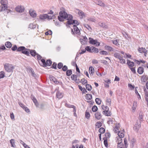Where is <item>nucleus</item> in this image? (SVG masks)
I'll list each match as a JSON object with an SVG mask.
<instances>
[{
    "label": "nucleus",
    "instance_id": "obj_1",
    "mask_svg": "<svg viewBox=\"0 0 148 148\" xmlns=\"http://www.w3.org/2000/svg\"><path fill=\"white\" fill-rule=\"evenodd\" d=\"M29 50V49L26 48L24 46H20L18 47L17 49V51H22V53L26 55L27 56H29V53L27 50Z\"/></svg>",
    "mask_w": 148,
    "mask_h": 148
},
{
    "label": "nucleus",
    "instance_id": "obj_2",
    "mask_svg": "<svg viewBox=\"0 0 148 148\" xmlns=\"http://www.w3.org/2000/svg\"><path fill=\"white\" fill-rule=\"evenodd\" d=\"M60 15L58 16V20L60 21H63L64 19L66 18L67 16V13L65 11H60L59 12Z\"/></svg>",
    "mask_w": 148,
    "mask_h": 148
},
{
    "label": "nucleus",
    "instance_id": "obj_3",
    "mask_svg": "<svg viewBox=\"0 0 148 148\" xmlns=\"http://www.w3.org/2000/svg\"><path fill=\"white\" fill-rule=\"evenodd\" d=\"M5 70L8 72H12L13 71L14 67L11 64H7L4 65Z\"/></svg>",
    "mask_w": 148,
    "mask_h": 148
},
{
    "label": "nucleus",
    "instance_id": "obj_4",
    "mask_svg": "<svg viewBox=\"0 0 148 148\" xmlns=\"http://www.w3.org/2000/svg\"><path fill=\"white\" fill-rule=\"evenodd\" d=\"M25 8L23 6H18L15 8V10L18 12L22 13L24 12Z\"/></svg>",
    "mask_w": 148,
    "mask_h": 148
},
{
    "label": "nucleus",
    "instance_id": "obj_5",
    "mask_svg": "<svg viewBox=\"0 0 148 148\" xmlns=\"http://www.w3.org/2000/svg\"><path fill=\"white\" fill-rule=\"evenodd\" d=\"M140 127L141 122H139V123L138 122V121H137L133 128L134 130L136 131L137 132H138V131L139 129V128H140Z\"/></svg>",
    "mask_w": 148,
    "mask_h": 148
},
{
    "label": "nucleus",
    "instance_id": "obj_6",
    "mask_svg": "<svg viewBox=\"0 0 148 148\" xmlns=\"http://www.w3.org/2000/svg\"><path fill=\"white\" fill-rule=\"evenodd\" d=\"M41 20H44L47 18L48 19H51V16H49L47 14H40L39 16Z\"/></svg>",
    "mask_w": 148,
    "mask_h": 148
},
{
    "label": "nucleus",
    "instance_id": "obj_7",
    "mask_svg": "<svg viewBox=\"0 0 148 148\" xmlns=\"http://www.w3.org/2000/svg\"><path fill=\"white\" fill-rule=\"evenodd\" d=\"M73 24H76L77 25H78L79 24V23L77 20H73L72 22H71L70 21H67L66 25L67 26V25H70Z\"/></svg>",
    "mask_w": 148,
    "mask_h": 148
},
{
    "label": "nucleus",
    "instance_id": "obj_8",
    "mask_svg": "<svg viewBox=\"0 0 148 148\" xmlns=\"http://www.w3.org/2000/svg\"><path fill=\"white\" fill-rule=\"evenodd\" d=\"M63 96V93L61 92L60 91H57L56 97L58 98L59 99H60L62 98Z\"/></svg>",
    "mask_w": 148,
    "mask_h": 148
},
{
    "label": "nucleus",
    "instance_id": "obj_9",
    "mask_svg": "<svg viewBox=\"0 0 148 148\" xmlns=\"http://www.w3.org/2000/svg\"><path fill=\"white\" fill-rule=\"evenodd\" d=\"M8 5H1L0 6V12H2L6 10L8 8Z\"/></svg>",
    "mask_w": 148,
    "mask_h": 148
},
{
    "label": "nucleus",
    "instance_id": "obj_10",
    "mask_svg": "<svg viewBox=\"0 0 148 148\" xmlns=\"http://www.w3.org/2000/svg\"><path fill=\"white\" fill-rule=\"evenodd\" d=\"M28 70L29 72L31 73L32 76L36 78L37 77L35 73L34 70L31 68H29Z\"/></svg>",
    "mask_w": 148,
    "mask_h": 148
},
{
    "label": "nucleus",
    "instance_id": "obj_11",
    "mask_svg": "<svg viewBox=\"0 0 148 148\" xmlns=\"http://www.w3.org/2000/svg\"><path fill=\"white\" fill-rule=\"evenodd\" d=\"M142 80L144 82L148 83V76L146 75H144L142 77Z\"/></svg>",
    "mask_w": 148,
    "mask_h": 148
},
{
    "label": "nucleus",
    "instance_id": "obj_12",
    "mask_svg": "<svg viewBox=\"0 0 148 148\" xmlns=\"http://www.w3.org/2000/svg\"><path fill=\"white\" fill-rule=\"evenodd\" d=\"M29 52H30V53L31 55L33 57L35 56L37 54V53L36 52L35 50H34L33 49H30L29 50H27Z\"/></svg>",
    "mask_w": 148,
    "mask_h": 148
},
{
    "label": "nucleus",
    "instance_id": "obj_13",
    "mask_svg": "<svg viewBox=\"0 0 148 148\" xmlns=\"http://www.w3.org/2000/svg\"><path fill=\"white\" fill-rule=\"evenodd\" d=\"M127 64L129 66V68L133 67L134 65V63L130 60H127Z\"/></svg>",
    "mask_w": 148,
    "mask_h": 148
},
{
    "label": "nucleus",
    "instance_id": "obj_14",
    "mask_svg": "<svg viewBox=\"0 0 148 148\" xmlns=\"http://www.w3.org/2000/svg\"><path fill=\"white\" fill-rule=\"evenodd\" d=\"M73 28L75 33L78 35L80 34V31L76 25H73Z\"/></svg>",
    "mask_w": 148,
    "mask_h": 148
},
{
    "label": "nucleus",
    "instance_id": "obj_15",
    "mask_svg": "<svg viewBox=\"0 0 148 148\" xmlns=\"http://www.w3.org/2000/svg\"><path fill=\"white\" fill-rule=\"evenodd\" d=\"M117 140L116 141V142L117 143V147L118 148L120 147V144H121L122 142V140L121 139L122 138L120 137H116Z\"/></svg>",
    "mask_w": 148,
    "mask_h": 148
},
{
    "label": "nucleus",
    "instance_id": "obj_16",
    "mask_svg": "<svg viewBox=\"0 0 148 148\" xmlns=\"http://www.w3.org/2000/svg\"><path fill=\"white\" fill-rule=\"evenodd\" d=\"M138 51L140 53H147V51L145 48L143 47L139 48L138 49Z\"/></svg>",
    "mask_w": 148,
    "mask_h": 148
},
{
    "label": "nucleus",
    "instance_id": "obj_17",
    "mask_svg": "<svg viewBox=\"0 0 148 148\" xmlns=\"http://www.w3.org/2000/svg\"><path fill=\"white\" fill-rule=\"evenodd\" d=\"M49 79L51 82L57 83L58 81L55 77L53 76H49Z\"/></svg>",
    "mask_w": 148,
    "mask_h": 148
},
{
    "label": "nucleus",
    "instance_id": "obj_18",
    "mask_svg": "<svg viewBox=\"0 0 148 148\" xmlns=\"http://www.w3.org/2000/svg\"><path fill=\"white\" fill-rule=\"evenodd\" d=\"M95 116L96 118L98 120L100 119L101 117V113L99 112H97L95 114Z\"/></svg>",
    "mask_w": 148,
    "mask_h": 148
},
{
    "label": "nucleus",
    "instance_id": "obj_19",
    "mask_svg": "<svg viewBox=\"0 0 148 148\" xmlns=\"http://www.w3.org/2000/svg\"><path fill=\"white\" fill-rule=\"evenodd\" d=\"M144 71V70L143 67H139L137 69V72L140 74H142Z\"/></svg>",
    "mask_w": 148,
    "mask_h": 148
},
{
    "label": "nucleus",
    "instance_id": "obj_20",
    "mask_svg": "<svg viewBox=\"0 0 148 148\" xmlns=\"http://www.w3.org/2000/svg\"><path fill=\"white\" fill-rule=\"evenodd\" d=\"M95 3L98 5L104 7L105 6V4L100 0H97Z\"/></svg>",
    "mask_w": 148,
    "mask_h": 148
},
{
    "label": "nucleus",
    "instance_id": "obj_21",
    "mask_svg": "<svg viewBox=\"0 0 148 148\" xmlns=\"http://www.w3.org/2000/svg\"><path fill=\"white\" fill-rule=\"evenodd\" d=\"M67 18V20H68V21H70L71 22H72L73 21V16L71 14H68L67 16L66 17V18Z\"/></svg>",
    "mask_w": 148,
    "mask_h": 148
},
{
    "label": "nucleus",
    "instance_id": "obj_22",
    "mask_svg": "<svg viewBox=\"0 0 148 148\" xmlns=\"http://www.w3.org/2000/svg\"><path fill=\"white\" fill-rule=\"evenodd\" d=\"M78 11V13L79 16H81L82 18L85 16V14L82 11L79 9L77 10Z\"/></svg>",
    "mask_w": 148,
    "mask_h": 148
},
{
    "label": "nucleus",
    "instance_id": "obj_23",
    "mask_svg": "<svg viewBox=\"0 0 148 148\" xmlns=\"http://www.w3.org/2000/svg\"><path fill=\"white\" fill-rule=\"evenodd\" d=\"M89 43L92 45H95L96 43V40H95L94 39L91 37H90L89 38Z\"/></svg>",
    "mask_w": 148,
    "mask_h": 148
},
{
    "label": "nucleus",
    "instance_id": "obj_24",
    "mask_svg": "<svg viewBox=\"0 0 148 148\" xmlns=\"http://www.w3.org/2000/svg\"><path fill=\"white\" fill-rule=\"evenodd\" d=\"M29 13L31 16L33 18L36 17V13L34 11L32 12H31L29 11Z\"/></svg>",
    "mask_w": 148,
    "mask_h": 148
},
{
    "label": "nucleus",
    "instance_id": "obj_25",
    "mask_svg": "<svg viewBox=\"0 0 148 148\" xmlns=\"http://www.w3.org/2000/svg\"><path fill=\"white\" fill-rule=\"evenodd\" d=\"M105 48L106 50H108L110 51H114L112 47L109 46H105Z\"/></svg>",
    "mask_w": 148,
    "mask_h": 148
},
{
    "label": "nucleus",
    "instance_id": "obj_26",
    "mask_svg": "<svg viewBox=\"0 0 148 148\" xmlns=\"http://www.w3.org/2000/svg\"><path fill=\"white\" fill-rule=\"evenodd\" d=\"M86 99L88 100H90L92 99V95L90 94H87L86 95Z\"/></svg>",
    "mask_w": 148,
    "mask_h": 148
},
{
    "label": "nucleus",
    "instance_id": "obj_27",
    "mask_svg": "<svg viewBox=\"0 0 148 148\" xmlns=\"http://www.w3.org/2000/svg\"><path fill=\"white\" fill-rule=\"evenodd\" d=\"M5 45L7 48H10L11 47L12 45L10 42L7 41L5 43Z\"/></svg>",
    "mask_w": 148,
    "mask_h": 148
},
{
    "label": "nucleus",
    "instance_id": "obj_28",
    "mask_svg": "<svg viewBox=\"0 0 148 148\" xmlns=\"http://www.w3.org/2000/svg\"><path fill=\"white\" fill-rule=\"evenodd\" d=\"M52 63V62L50 60H47L46 62L45 66H50Z\"/></svg>",
    "mask_w": 148,
    "mask_h": 148
},
{
    "label": "nucleus",
    "instance_id": "obj_29",
    "mask_svg": "<svg viewBox=\"0 0 148 148\" xmlns=\"http://www.w3.org/2000/svg\"><path fill=\"white\" fill-rule=\"evenodd\" d=\"M94 72V68L90 66L89 68V73L90 75H92Z\"/></svg>",
    "mask_w": 148,
    "mask_h": 148
},
{
    "label": "nucleus",
    "instance_id": "obj_30",
    "mask_svg": "<svg viewBox=\"0 0 148 148\" xmlns=\"http://www.w3.org/2000/svg\"><path fill=\"white\" fill-rule=\"evenodd\" d=\"M120 63L122 64H124L125 63V60L124 59H123V56H122L119 59Z\"/></svg>",
    "mask_w": 148,
    "mask_h": 148
},
{
    "label": "nucleus",
    "instance_id": "obj_31",
    "mask_svg": "<svg viewBox=\"0 0 148 148\" xmlns=\"http://www.w3.org/2000/svg\"><path fill=\"white\" fill-rule=\"evenodd\" d=\"M10 143L11 144V147H16V145L15 144L14 140V139H12L10 140Z\"/></svg>",
    "mask_w": 148,
    "mask_h": 148
},
{
    "label": "nucleus",
    "instance_id": "obj_32",
    "mask_svg": "<svg viewBox=\"0 0 148 148\" xmlns=\"http://www.w3.org/2000/svg\"><path fill=\"white\" fill-rule=\"evenodd\" d=\"M1 5H8V3L7 0H1Z\"/></svg>",
    "mask_w": 148,
    "mask_h": 148
},
{
    "label": "nucleus",
    "instance_id": "obj_33",
    "mask_svg": "<svg viewBox=\"0 0 148 148\" xmlns=\"http://www.w3.org/2000/svg\"><path fill=\"white\" fill-rule=\"evenodd\" d=\"M118 135L119 136L116 137H120L121 138H123L124 136V133L122 132H121L120 131H119L118 132Z\"/></svg>",
    "mask_w": 148,
    "mask_h": 148
},
{
    "label": "nucleus",
    "instance_id": "obj_34",
    "mask_svg": "<svg viewBox=\"0 0 148 148\" xmlns=\"http://www.w3.org/2000/svg\"><path fill=\"white\" fill-rule=\"evenodd\" d=\"M106 111H105V110L103 111L102 113L103 114L105 115L106 116H110L112 114V113L111 112H108V113H106Z\"/></svg>",
    "mask_w": 148,
    "mask_h": 148
},
{
    "label": "nucleus",
    "instance_id": "obj_35",
    "mask_svg": "<svg viewBox=\"0 0 148 148\" xmlns=\"http://www.w3.org/2000/svg\"><path fill=\"white\" fill-rule=\"evenodd\" d=\"M93 47H90L89 46H87L85 48V49L86 51H87L90 52L91 53L92 52V48Z\"/></svg>",
    "mask_w": 148,
    "mask_h": 148
},
{
    "label": "nucleus",
    "instance_id": "obj_36",
    "mask_svg": "<svg viewBox=\"0 0 148 148\" xmlns=\"http://www.w3.org/2000/svg\"><path fill=\"white\" fill-rule=\"evenodd\" d=\"M103 139L104 140V145L105 146L107 147L108 146V139L105 137L103 138Z\"/></svg>",
    "mask_w": 148,
    "mask_h": 148
},
{
    "label": "nucleus",
    "instance_id": "obj_37",
    "mask_svg": "<svg viewBox=\"0 0 148 148\" xmlns=\"http://www.w3.org/2000/svg\"><path fill=\"white\" fill-rule=\"evenodd\" d=\"M79 40L80 42L83 45H84L87 44V41L84 40H83V39L82 38H80Z\"/></svg>",
    "mask_w": 148,
    "mask_h": 148
},
{
    "label": "nucleus",
    "instance_id": "obj_38",
    "mask_svg": "<svg viewBox=\"0 0 148 148\" xmlns=\"http://www.w3.org/2000/svg\"><path fill=\"white\" fill-rule=\"evenodd\" d=\"M114 56L116 58L119 59L122 56L120 55V53L116 52L114 54Z\"/></svg>",
    "mask_w": 148,
    "mask_h": 148
},
{
    "label": "nucleus",
    "instance_id": "obj_39",
    "mask_svg": "<svg viewBox=\"0 0 148 148\" xmlns=\"http://www.w3.org/2000/svg\"><path fill=\"white\" fill-rule=\"evenodd\" d=\"M99 52V50L98 49L96 48L93 47L92 49V52H94L95 53H98Z\"/></svg>",
    "mask_w": 148,
    "mask_h": 148
},
{
    "label": "nucleus",
    "instance_id": "obj_40",
    "mask_svg": "<svg viewBox=\"0 0 148 148\" xmlns=\"http://www.w3.org/2000/svg\"><path fill=\"white\" fill-rule=\"evenodd\" d=\"M86 89L88 91H90L92 89L91 86L89 84H86Z\"/></svg>",
    "mask_w": 148,
    "mask_h": 148
},
{
    "label": "nucleus",
    "instance_id": "obj_41",
    "mask_svg": "<svg viewBox=\"0 0 148 148\" xmlns=\"http://www.w3.org/2000/svg\"><path fill=\"white\" fill-rule=\"evenodd\" d=\"M36 26L35 24H34L33 23H30L29 26V28L31 29H34L36 28Z\"/></svg>",
    "mask_w": 148,
    "mask_h": 148
},
{
    "label": "nucleus",
    "instance_id": "obj_42",
    "mask_svg": "<svg viewBox=\"0 0 148 148\" xmlns=\"http://www.w3.org/2000/svg\"><path fill=\"white\" fill-rule=\"evenodd\" d=\"M105 131V129L103 127H101L99 128V132L100 133V134H103Z\"/></svg>",
    "mask_w": 148,
    "mask_h": 148
},
{
    "label": "nucleus",
    "instance_id": "obj_43",
    "mask_svg": "<svg viewBox=\"0 0 148 148\" xmlns=\"http://www.w3.org/2000/svg\"><path fill=\"white\" fill-rule=\"evenodd\" d=\"M32 99V100L34 103H35V105L37 106L38 105V103L37 100H36V98L34 96H33V98Z\"/></svg>",
    "mask_w": 148,
    "mask_h": 148
},
{
    "label": "nucleus",
    "instance_id": "obj_44",
    "mask_svg": "<svg viewBox=\"0 0 148 148\" xmlns=\"http://www.w3.org/2000/svg\"><path fill=\"white\" fill-rule=\"evenodd\" d=\"M85 117L87 119H90V114L88 112H87V111H86L85 112Z\"/></svg>",
    "mask_w": 148,
    "mask_h": 148
},
{
    "label": "nucleus",
    "instance_id": "obj_45",
    "mask_svg": "<svg viewBox=\"0 0 148 148\" xmlns=\"http://www.w3.org/2000/svg\"><path fill=\"white\" fill-rule=\"evenodd\" d=\"M136 141V140L134 138H132L131 140V146L132 148H133L134 146V143Z\"/></svg>",
    "mask_w": 148,
    "mask_h": 148
},
{
    "label": "nucleus",
    "instance_id": "obj_46",
    "mask_svg": "<svg viewBox=\"0 0 148 148\" xmlns=\"http://www.w3.org/2000/svg\"><path fill=\"white\" fill-rule=\"evenodd\" d=\"M95 102L98 105H100L101 103V100L99 98H97L95 99Z\"/></svg>",
    "mask_w": 148,
    "mask_h": 148
},
{
    "label": "nucleus",
    "instance_id": "obj_47",
    "mask_svg": "<svg viewBox=\"0 0 148 148\" xmlns=\"http://www.w3.org/2000/svg\"><path fill=\"white\" fill-rule=\"evenodd\" d=\"M92 110L93 112H96L98 110V108L96 106L94 105L92 107Z\"/></svg>",
    "mask_w": 148,
    "mask_h": 148
},
{
    "label": "nucleus",
    "instance_id": "obj_48",
    "mask_svg": "<svg viewBox=\"0 0 148 148\" xmlns=\"http://www.w3.org/2000/svg\"><path fill=\"white\" fill-rule=\"evenodd\" d=\"M72 73V71L71 70H69L66 71V75L67 76H70Z\"/></svg>",
    "mask_w": 148,
    "mask_h": 148
},
{
    "label": "nucleus",
    "instance_id": "obj_49",
    "mask_svg": "<svg viewBox=\"0 0 148 148\" xmlns=\"http://www.w3.org/2000/svg\"><path fill=\"white\" fill-rule=\"evenodd\" d=\"M102 123L100 121H98L96 123L95 126L97 128H99L102 126Z\"/></svg>",
    "mask_w": 148,
    "mask_h": 148
},
{
    "label": "nucleus",
    "instance_id": "obj_50",
    "mask_svg": "<svg viewBox=\"0 0 148 148\" xmlns=\"http://www.w3.org/2000/svg\"><path fill=\"white\" fill-rule=\"evenodd\" d=\"M137 103L136 102L134 101V102L133 106L132 107V110L134 111L136 109V107L137 106Z\"/></svg>",
    "mask_w": 148,
    "mask_h": 148
},
{
    "label": "nucleus",
    "instance_id": "obj_51",
    "mask_svg": "<svg viewBox=\"0 0 148 148\" xmlns=\"http://www.w3.org/2000/svg\"><path fill=\"white\" fill-rule=\"evenodd\" d=\"M124 143L125 146V147H124V148H127L128 144H127V140L126 138L124 139Z\"/></svg>",
    "mask_w": 148,
    "mask_h": 148
},
{
    "label": "nucleus",
    "instance_id": "obj_52",
    "mask_svg": "<svg viewBox=\"0 0 148 148\" xmlns=\"http://www.w3.org/2000/svg\"><path fill=\"white\" fill-rule=\"evenodd\" d=\"M71 78L72 80L74 81L76 80L77 76L75 75H72L71 76Z\"/></svg>",
    "mask_w": 148,
    "mask_h": 148
},
{
    "label": "nucleus",
    "instance_id": "obj_53",
    "mask_svg": "<svg viewBox=\"0 0 148 148\" xmlns=\"http://www.w3.org/2000/svg\"><path fill=\"white\" fill-rule=\"evenodd\" d=\"M128 86L131 90H134V89L135 88L134 86L132 85L131 84H128Z\"/></svg>",
    "mask_w": 148,
    "mask_h": 148
},
{
    "label": "nucleus",
    "instance_id": "obj_54",
    "mask_svg": "<svg viewBox=\"0 0 148 148\" xmlns=\"http://www.w3.org/2000/svg\"><path fill=\"white\" fill-rule=\"evenodd\" d=\"M99 53L100 54L103 55H108V52L104 51H100L99 52Z\"/></svg>",
    "mask_w": 148,
    "mask_h": 148
},
{
    "label": "nucleus",
    "instance_id": "obj_55",
    "mask_svg": "<svg viewBox=\"0 0 148 148\" xmlns=\"http://www.w3.org/2000/svg\"><path fill=\"white\" fill-rule=\"evenodd\" d=\"M63 66V64L62 62H59L58 65V68L59 69H61Z\"/></svg>",
    "mask_w": 148,
    "mask_h": 148
},
{
    "label": "nucleus",
    "instance_id": "obj_56",
    "mask_svg": "<svg viewBox=\"0 0 148 148\" xmlns=\"http://www.w3.org/2000/svg\"><path fill=\"white\" fill-rule=\"evenodd\" d=\"M57 64L55 62H54L52 65V68L53 69H57Z\"/></svg>",
    "mask_w": 148,
    "mask_h": 148
},
{
    "label": "nucleus",
    "instance_id": "obj_57",
    "mask_svg": "<svg viewBox=\"0 0 148 148\" xmlns=\"http://www.w3.org/2000/svg\"><path fill=\"white\" fill-rule=\"evenodd\" d=\"M101 108L104 110H109V108L107 106H105L104 105L102 106Z\"/></svg>",
    "mask_w": 148,
    "mask_h": 148
},
{
    "label": "nucleus",
    "instance_id": "obj_58",
    "mask_svg": "<svg viewBox=\"0 0 148 148\" xmlns=\"http://www.w3.org/2000/svg\"><path fill=\"white\" fill-rule=\"evenodd\" d=\"M112 43H113L116 46H118V45H119V44H118V41L117 40H112Z\"/></svg>",
    "mask_w": 148,
    "mask_h": 148
},
{
    "label": "nucleus",
    "instance_id": "obj_59",
    "mask_svg": "<svg viewBox=\"0 0 148 148\" xmlns=\"http://www.w3.org/2000/svg\"><path fill=\"white\" fill-rule=\"evenodd\" d=\"M106 102L108 103V104H107L108 106H110L111 105V99L110 98H107L106 100Z\"/></svg>",
    "mask_w": 148,
    "mask_h": 148
},
{
    "label": "nucleus",
    "instance_id": "obj_60",
    "mask_svg": "<svg viewBox=\"0 0 148 148\" xmlns=\"http://www.w3.org/2000/svg\"><path fill=\"white\" fill-rule=\"evenodd\" d=\"M105 137L107 138H107H109L110 136V134L109 132L106 133L105 134Z\"/></svg>",
    "mask_w": 148,
    "mask_h": 148
},
{
    "label": "nucleus",
    "instance_id": "obj_61",
    "mask_svg": "<svg viewBox=\"0 0 148 148\" xmlns=\"http://www.w3.org/2000/svg\"><path fill=\"white\" fill-rule=\"evenodd\" d=\"M135 93L137 95V98L139 99H141L140 96V94L138 93V91L137 89L135 90Z\"/></svg>",
    "mask_w": 148,
    "mask_h": 148
},
{
    "label": "nucleus",
    "instance_id": "obj_62",
    "mask_svg": "<svg viewBox=\"0 0 148 148\" xmlns=\"http://www.w3.org/2000/svg\"><path fill=\"white\" fill-rule=\"evenodd\" d=\"M41 62L42 64V65H41V66H43L44 67L46 64V62H45V59H42L41 60Z\"/></svg>",
    "mask_w": 148,
    "mask_h": 148
},
{
    "label": "nucleus",
    "instance_id": "obj_63",
    "mask_svg": "<svg viewBox=\"0 0 148 148\" xmlns=\"http://www.w3.org/2000/svg\"><path fill=\"white\" fill-rule=\"evenodd\" d=\"M52 32L51 31L49 30L45 33V34L46 35H51L52 34Z\"/></svg>",
    "mask_w": 148,
    "mask_h": 148
},
{
    "label": "nucleus",
    "instance_id": "obj_64",
    "mask_svg": "<svg viewBox=\"0 0 148 148\" xmlns=\"http://www.w3.org/2000/svg\"><path fill=\"white\" fill-rule=\"evenodd\" d=\"M62 68V70L64 71H66L68 69L67 66L66 65L63 66Z\"/></svg>",
    "mask_w": 148,
    "mask_h": 148
}]
</instances>
